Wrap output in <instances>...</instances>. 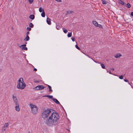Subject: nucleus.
Here are the masks:
<instances>
[{
	"instance_id": "obj_1",
	"label": "nucleus",
	"mask_w": 133,
	"mask_h": 133,
	"mask_svg": "<svg viewBox=\"0 0 133 133\" xmlns=\"http://www.w3.org/2000/svg\"><path fill=\"white\" fill-rule=\"evenodd\" d=\"M52 110L49 108L44 110L41 113L42 118H48L45 122V124L48 126L53 127L57 124V121L59 119L58 114L56 112H52Z\"/></svg>"
},
{
	"instance_id": "obj_2",
	"label": "nucleus",
	"mask_w": 133,
	"mask_h": 133,
	"mask_svg": "<svg viewBox=\"0 0 133 133\" xmlns=\"http://www.w3.org/2000/svg\"><path fill=\"white\" fill-rule=\"evenodd\" d=\"M26 87V84L24 82L23 78H20L17 81V88L18 89H23Z\"/></svg>"
},
{
	"instance_id": "obj_3",
	"label": "nucleus",
	"mask_w": 133,
	"mask_h": 133,
	"mask_svg": "<svg viewBox=\"0 0 133 133\" xmlns=\"http://www.w3.org/2000/svg\"><path fill=\"white\" fill-rule=\"evenodd\" d=\"M30 106L31 109L32 113L34 114H36L37 112L38 107L35 105L32 104H30Z\"/></svg>"
},
{
	"instance_id": "obj_4",
	"label": "nucleus",
	"mask_w": 133,
	"mask_h": 133,
	"mask_svg": "<svg viewBox=\"0 0 133 133\" xmlns=\"http://www.w3.org/2000/svg\"><path fill=\"white\" fill-rule=\"evenodd\" d=\"M9 125V124L8 123H5L4 124L2 129L1 131L3 133L6 130V129L8 128Z\"/></svg>"
},
{
	"instance_id": "obj_5",
	"label": "nucleus",
	"mask_w": 133,
	"mask_h": 133,
	"mask_svg": "<svg viewBox=\"0 0 133 133\" xmlns=\"http://www.w3.org/2000/svg\"><path fill=\"white\" fill-rule=\"evenodd\" d=\"M44 88L45 87L43 85H38L34 88V89L35 90H41L44 89Z\"/></svg>"
},
{
	"instance_id": "obj_6",
	"label": "nucleus",
	"mask_w": 133,
	"mask_h": 133,
	"mask_svg": "<svg viewBox=\"0 0 133 133\" xmlns=\"http://www.w3.org/2000/svg\"><path fill=\"white\" fill-rule=\"evenodd\" d=\"M12 98L13 99V101L14 103L15 104L18 103V101L17 98V97L13 95H12Z\"/></svg>"
},
{
	"instance_id": "obj_7",
	"label": "nucleus",
	"mask_w": 133,
	"mask_h": 133,
	"mask_svg": "<svg viewBox=\"0 0 133 133\" xmlns=\"http://www.w3.org/2000/svg\"><path fill=\"white\" fill-rule=\"evenodd\" d=\"M15 109L16 111H19L20 110V108L19 107L18 103L15 104Z\"/></svg>"
},
{
	"instance_id": "obj_8",
	"label": "nucleus",
	"mask_w": 133,
	"mask_h": 133,
	"mask_svg": "<svg viewBox=\"0 0 133 133\" xmlns=\"http://www.w3.org/2000/svg\"><path fill=\"white\" fill-rule=\"evenodd\" d=\"M46 22L49 25H50L51 24V19L49 18H46Z\"/></svg>"
},
{
	"instance_id": "obj_9",
	"label": "nucleus",
	"mask_w": 133,
	"mask_h": 133,
	"mask_svg": "<svg viewBox=\"0 0 133 133\" xmlns=\"http://www.w3.org/2000/svg\"><path fill=\"white\" fill-rule=\"evenodd\" d=\"M53 100L54 102L56 104H60V103L58 101V100L57 99L54 98H53Z\"/></svg>"
},
{
	"instance_id": "obj_10",
	"label": "nucleus",
	"mask_w": 133,
	"mask_h": 133,
	"mask_svg": "<svg viewBox=\"0 0 133 133\" xmlns=\"http://www.w3.org/2000/svg\"><path fill=\"white\" fill-rule=\"evenodd\" d=\"M122 55L121 54H118L115 56V57L116 58H117L120 57Z\"/></svg>"
},
{
	"instance_id": "obj_11",
	"label": "nucleus",
	"mask_w": 133,
	"mask_h": 133,
	"mask_svg": "<svg viewBox=\"0 0 133 133\" xmlns=\"http://www.w3.org/2000/svg\"><path fill=\"white\" fill-rule=\"evenodd\" d=\"M29 37L28 35H27L26 37L24 39V41H28L29 40Z\"/></svg>"
},
{
	"instance_id": "obj_12",
	"label": "nucleus",
	"mask_w": 133,
	"mask_h": 133,
	"mask_svg": "<svg viewBox=\"0 0 133 133\" xmlns=\"http://www.w3.org/2000/svg\"><path fill=\"white\" fill-rule=\"evenodd\" d=\"M93 24L96 26H97L98 25V23L95 21H92Z\"/></svg>"
},
{
	"instance_id": "obj_13",
	"label": "nucleus",
	"mask_w": 133,
	"mask_h": 133,
	"mask_svg": "<svg viewBox=\"0 0 133 133\" xmlns=\"http://www.w3.org/2000/svg\"><path fill=\"white\" fill-rule=\"evenodd\" d=\"M47 86L49 88V91L51 92H52V90L51 89V87L50 86L48 85H47Z\"/></svg>"
},
{
	"instance_id": "obj_14",
	"label": "nucleus",
	"mask_w": 133,
	"mask_h": 133,
	"mask_svg": "<svg viewBox=\"0 0 133 133\" xmlns=\"http://www.w3.org/2000/svg\"><path fill=\"white\" fill-rule=\"evenodd\" d=\"M44 97H46L50 99H52L53 98H53V96L51 95H46L44 96Z\"/></svg>"
},
{
	"instance_id": "obj_15",
	"label": "nucleus",
	"mask_w": 133,
	"mask_h": 133,
	"mask_svg": "<svg viewBox=\"0 0 133 133\" xmlns=\"http://www.w3.org/2000/svg\"><path fill=\"white\" fill-rule=\"evenodd\" d=\"M29 18L31 19H33L35 18V16L33 15H31L30 16Z\"/></svg>"
},
{
	"instance_id": "obj_16",
	"label": "nucleus",
	"mask_w": 133,
	"mask_h": 133,
	"mask_svg": "<svg viewBox=\"0 0 133 133\" xmlns=\"http://www.w3.org/2000/svg\"><path fill=\"white\" fill-rule=\"evenodd\" d=\"M41 16L43 17H44L45 16V14L44 10H43L41 14Z\"/></svg>"
},
{
	"instance_id": "obj_17",
	"label": "nucleus",
	"mask_w": 133,
	"mask_h": 133,
	"mask_svg": "<svg viewBox=\"0 0 133 133\" xmlns=\"http://www.w3.org/2000/svg\"><path fill=\"white\" fill-rule=\"evenodd\" d=\"M101 0L102 1V3L103 4H106L108 3V2L105 0Z\"/></svg>"
},
{
	"instance_id": "obj_18",
	"label": "nucleus",
	"mask_w": 133,
	"mask_h": 133,
	"mask_svg": "<svg viewBox=\"0 0 133 133\" xmlns=\"http://www.w3.org/2000/svg\"><path fill=\"white\" fill-rule=\"evenodd\" d=\"M118 2L119 3L122 4V5H124V2L120 0Z\"/></svg>"
},
{
	"instance_id": "obj_19",
	"label": "nucleus",
	"mask_w": 133,
	"mask_h": 133,
	"mask_svg": "<svg viewBox=\"0 0 133 133\" xmlns=\"http://www.w3.org/2000/svg\"><path fill=\"white\" fill-rule=\"evenodd\" d=\"M101 65L102 67V68L103 69H105V67L104 64H103L101 63Z\"/></svg>"
},
{
	"instance_id": "obj_20",
	"label": "nucleus",
	"mask_w": 133,
	"mask_h": 133,
	"mask_svg": "<svg viewBox=\"0 0 133 133\" xmlns=\"http://www.w3.org/2000/svg\"><path fill=\"white\" fill-rule=\"evenodd\" d=\"M63 31L66 34L67 32L68 31L66 29H64V28H63Z\"/></svg>"
},
{
	"instance_id": "obj_21",
	"label": "nucleus",
	"mask_w": 133,
	"mask_h": 133,
	"mask_svg": "<svg viewBox=\"0 0 133 133\" xmlns=\"http://www.w3.org/2000/svg\"><path fill=\"white\" fill-rule=\"evenodd\" d=\"M43 10H44V9H43L41 7H40L39 8V11L40 12H42V11H43Z\"/></svg>"
},
{
	"instance_id": "obj_22",
	"label": "nucleus",
	"mask_w": 133,
	"mask_h": 133,
	"mask_svg": "<svg viewBox=\"0 0 133 133\" xmlns=\"http://www.w3.org/2000/svg\"><path fill=\"white\" fill-rule=\"evenodd\" d=\"M71 36H72V32H71L69 33L68 34V36L69 37H71Z\"/></svg>"
},
{
	"instance_id": "obj_23",
	"label": "nucleus",
	"mask_w": 133,
	"mask_h": 133,
	"mask_svg": "<svg viewBox=\"0 0 133 133\" xmlns=\"http://www.w3.org/2000/svg\"><path fill=\"white\" fill-rule=\"evenodd\" d=\"M22 49L23 50H27V47H23L22 48Z\"/></svg>"
},
{
	"instance_id": "obj_24",
	"label": "nucleus",
	"mask_w": 133,
	"mask_h": 133,
	"mask_svg": "<svg viewBox=\"0 0 133 133\" xmlns=\"http://www.w3.org/2000/svg\"><path fill=\"white\" fill-rule=\"evenodd\" d=\"M130 4L129 3H128L127 4V6L128 8H129L130 7Z\"/></svg>"
},
{
	"instance_id": "obj_25",
	"label": "nucleus",
	"mask_w": 133,
	"mask_h": 133,
	"mask_svg": "<svg viewBox=\"0 0 133 133\" xmlns=\"http://www.w3.org/2000/svg\"><path fill=\"white\" fill-rule=\"evenodd\" d=\"M29 26L31 28H33V25L32 23H30L29 24Z\"/></svg>"
},
{
	"instance_id": "obj_26",
	"label": "nucleus",
	"mask_w": 133,
	"mask_h": 133,
	"mask_svg": "<svg viewBox=\"0 0 133 133\" xmlns=\"http://www.w3.org/2000/svg\"><path fill=\"white\" fill-rule=\"evenodd\" d=\"M26 46V45L25 44L22 45L21 46H20L19 47L20 48H22L23 47H25Z\"/></svg>"
},
{
	"instance_id": "obj_27",
	"label": "nucleus",
	"mask_w": 133,
	"mask_h": 133,
	"mask_svg": "<svg viewBox=\"0 0 133 133\" xmlns=\"http://www.w3.org/2000/svg\"><path fill=\"white\" fill-rule=\"evenodd\" d=\"M75 47H76V48H77V49H78V50H81V49H80V48L77 45H75Z\"/></svg>"
},
{
	"instance_id": "obj_28",
	"label": "nucleus",
	"mask_w": 133,
	"mask_h": 133,
	"mask_svg": "<svg viewBox=\"0 0 133 133\" xmlns=\"http://www.w3.org/2000/svg\"><path fill=\"white\" fill-rule=\"evenodd\" d=\"M73 12V11H67V13L70 14L72 12Z\"/></svg>"
},
{
	"instance_id": "obj_29",
	"label": "nucleus",
	"mask_w": 133,
	"mask_h": 133,
	"mask_svg": "<svg viewBox=\"0 0 133 133\" xmlns=\"http://www.w3.org/2000/svg\"><path fill=\"white\" fill-rule=\"evenodd\" d=\"M123 75H122L119 76V78L121 79H123Z\"/></svg>"
},
{
	"instance_id": "obj_30",
	"label": "nucleus",
	"mask_w": 133,
	"mask_h": 133,
	"mask_svg": "<svg viewBox=\"0 0 133 133\" xmlns=\"http://www.w3.org/2000/svg\"><path fill=\"white\" fill-rule=\"evenodd\" d=\"M97 26L99 28H102V25L100 24H98Z\"/></svg>"
},
{
	"instance_id": "obj_31",
	"label": "nucleus",
	"mask_w": 133,
	"mask_h": 133,
	"mask_svg": "<svg viewBox=\"0 0 133 133\" xmlns=\"http://www.w3.org/2000/svg\"><path fill=\"white\" fill-rule=\"evenodd\" d=\"M27 30L29 31H30L31 30V28L29 27H27Z\"/></svg>"
},
{
	"instance_id": "obj_32",
	"label": "nucleus",
	"mask_w": 133,
	"mask_h": 133,
	"mask_svg": "<svg viewBox=\"0 0 133 133\" xmlns=\"http://www.w3.org/2000/svg\"><path fill=\"white\" fill-rule=\"evenodd\" d=\"M29 1L30 3V4L32 3L33 2V1L32 0H29Z\"/></svg>"
},
{
	"instance_id": "obj_33",
	"label": "nucleus",
	"mask_w": 133,
	"mask_h": 133,
	"mask_svg": "<svg viewBox=\"0 0 133 133\" xmlns=\"http://www.w3.org/2000/svg\"><path fill=\"white\" fill-rule=\"evenodd\" d=\"M56 28L58 30H59L60 29V27L59 26H56Z\"/></svg>"
},
{
	"instance_id": "obj_34",
	"label": "nucleus",
	"mask_w": 133,
	"mask_h": 133,
	"mask_svg": "<svg viewBox=\"0 0 133 133\" xmlns=\"http://www.w3.org/2000/svg\"><path fill=\"white\" fill-rule=\"evenodd\" d=\"M34 82L35 83H39V81H37L36 80H34Z\"/></svg>"
},
{
	"instance_id": "obj_35",
	"label": "nucleus",
	"mask_w": 133,
	"mask_h": 133,
	"mask_svg": "<svg viewBox=\"0 0 133 133\" xmlns=\"http://www.w3.org/2000/svg\"><path fill=\"white\" fill-rule=\"evenodd\" d=\"M71 39L73 41H75V38L74 37H72Z\"/></svg>"
},
{
	"instance_id": "obj_36",
	"label": "nucleus",
	"mask_w": 133,
	"mask_h": 133,
	"mask_svg": "<svg viewBox=\"0 0 133 133\" xmlns=\"http://www.w3.org/2000/svg\"><path fill=\"white\" fill-rule=\"evenodd\" d=\"M124 81L125 82H128V81L127 79H124Z\"/></svg>"
},
{
	"instance_id": "obj_37",
	"label": "nucleus",
	"mask_w": 133,
	"mask_h": 133,
	"mask_svg": "<svg viewBox=\"0 0 133 133\" xmlns=\"http://www.w3.org/2000/svg\"><path fill=\"white\" fill-rule=\"evenodd\" d=\"M130 15H131V16H133V12H131V14H130Z\"/></svg>"
},
{
	"instance_id": "obj_38",
	"label": "nucleus",
	"mask_w": 133,
	"mask_h": 133,
	"mask_svg": "<svg viewBox=\"0 0 133 133\" xmlns=\"http://www.w3.org/2000/svg\"><path fill=\"white\" fill-rule=\"evenodd\" d=\"M29 34V31H27L26 33L27 35H28Z\"/></svg>"
},
{
	"instance_id": "obj_39",
	"label": "nucleus",
	"mask_w": 133,
	"mask_h": 133,
	"mask_svg": "<svg viewBox=\"0 0 133 133\" xmlns=\"http://www.w3.org/2000/svg\"><path fill=\"white\" fill-rule=\"evenodd\" d=\"M34 70L35 71H37V69L36 68H34Z\"/></svg>"
},
{
	"instance_id": "obj_40",
	"label": "nucleus",
	"mask_w": 133,
	"mask_h": 133,
	"mask_svg": "<svg viewBox=\"0 0 133 133\" xmlns=\"http://www.w3.org/2000/svg\"><path fill=\"white\" fill-rule=\"evenodd\" d=\"M56 1H57L58 2H61V0H55Z\"/></svg>"
},
{
	"instance_id": "obj_41",
	"label": "nucleus",
	"mask_w": 133,
	"mask_h": 133,
	"mask_svg": "<svg viewBox=\"0 0 133 133\" xmlns=\"http://www.w3.org/2000/svg\"><path fill=\"white\" fill-rule=\"evenodd\" d=\"M96 63H99V64H100L101 63H99V62H96V61H94Z\"/></svg>"
},
{
	"instance_id": "obj_42",
	"label": "nucleus",
	"mask_w": 133,
	"mask_h": 133,
	"mask_svg": "<svg viewBox=\"0 0 133 133\" xmlns=\"http://www.w3.org/2000/svg\"><path fill=\"white\" fill-rule=\"evenodd\" d=\"M114 75L115 76H117L118 77L119 76L118 75L116 74H114Z\"/></svg>"
},
{
	"instance_id": "obj_43",
	"label": "nucleus",
	"mask_w": 133,
	"mask_h": 133,
	"mask_svg": "<svg viewBox=\"0 0 133 133\" xmlns=\"http://www.w3.org/2000/svg\"><path fill=\"white\" fill-rule=\"evenodd\" d=\"M111 69V70H114V69L113 68H111V69Z\"/></svg>"
},
{
	"instance_id": "obj_44",
	"label": "nucleus",
	"mask_w": 133,
	"mask_h": 133,
	"mask_svg": "<svg viewBox=\"0 0 133 133\" xmlns=\"http://www.w3.org/2000/svg\"><path fill=\"white\" fill-rule=\"evenodd\" d=\"M109 73L110 74H112L111 72V71H109Z\"/></svg>"
},
{
	"instance_id": "obj_45",
	"label": "nucleus",
	"mask_w": 133,
	"mask_h": 133,
	"mask_svg": "<svg viewBox=\"0 0 133 133\" xmlns=\"http://www.w3.org/2000/svg\"><path fill=\"white\" fill-rule=\"evenodd\" d=\"M128 82V84L130 85H131V84H130V83L129 82Z\"/></svg>"
},
{
	"instance_id": "obj_46",
	"label": "nucleus",
	"mask_w": 133,
	"mask_h": 133,
	"mask_svg": "<svg viewBox=\"0 0 133 133\" xmlns=\"http://www.w3.org/2000/svg\"><path fill=\"white\" fill-rule=\"evenodd\" d=\"M27 43H25L26 44H27Z\"/></svg>"
},
{
	"instance_id": "obj_47",
	"label": "nucleus",
	"mask_w": 133,
	"mask_h": 133,
	"mask_svg": "<svg viewBox=\"0 0 133 133\" xmlns=\"http://www.w3.org/2000/svg\"><path fill=\"white\" fill-rule=\"evenodd\" d=\"M29 133H30V132H29Z\"/></svg>"
}]
</instances>
